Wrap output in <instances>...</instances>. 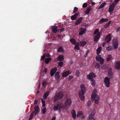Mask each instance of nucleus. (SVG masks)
<instances>
[{
    "label": "nucleus",
    "mask_w": 120,
    "mask_h": 120,
    "mask_svg": "<svg viewBox=\"0 0 120 120\" xmlns=\"http://www.w3.org/2000/svg\"><path fill=\"white\" fill-rule=\"evenodd\" d=\"M99 29H96L94 32V34H96L97 33L99 32Z\"/></svg>",
    "instance_id": "obj_46"
},
{
    "label": "nucleus",
    "mask_w": 120,
    "mask_h": 120,
    "mask_svg": "<svg viewBox=\"0 0 120 120\" xmlns=\"http://www.w3.org/2000/svg\"><path fill=\"white\" fill-rule=\"evenodd\" d=\"M111 36V34H109L105 38V41H106L107 43H109L112 37Z\"/></svg>",
    "instance_id": "obj_14"
},
{
    "label": "nucleus",
    "mask_w": 120,
    "mask_h": 120,
    "mask_svg": "<svg viewBox=\"0 0 120 120\" xmlns=\"http://www.w3.org/2000/svg\"><path fill=\"white\" fill-rule=\"evenodd\" d=\"M63 51V49L62 47L60 46L58 48L57 50L58 52H62Z\"/></svg>",
    "instance_id": "obj_35"
},
{
    "label": "nucleus",
    "mask_w": 120,
    "mask_h": 120,
    "mask_svg": "<svg viewBox=\"0 0 120 120\" xmlns=\"http://www.w3.org/2000/svg\"><path fill=\"white\" fill-rule=\"evenodd\" d=\"M94 116H92V115H90L87 118V119L88 120H91L92 119H93L94 120H95V118H94L93 117Z\"/></svg>",
    "instance_id": "obj_33"
},
{
    "label": "nucleus",
    "mask_w": 120,
    "mask_h": 120,
    "mask_svg": "<svg viewBox=\"0 0 120 120\" xmlns=\"http://www.w3.org/2000/svg\"><path fill=\"white\" fill-rule=\"evenodd\" d=\"M57 70V68L56 67L52 68L50 71V75L51 76H52L56 72Z\"/></svg>",
    "instance_id": "obj_17"
},
{
    "label": "nucleus",
    "mask_w": 120,
    "mask_h": 120,
    "mask_svg": "<svg viewBox=\"0 0 120 120\" xmlns=\"http://www.w3.org/2000/svg\"><path fill=\"white\" fill-rule=\"evenodd\" d=\"M95 67L96 69H98L100 68V65L98 63H96L95 64Z\"/></svg>",
    "instance_id": "obj_38"
},
{
    "label": "nucleus",
    "mask_w": 120,
    "mask_h": 120,
    "mask_svg": "<svg viewBox=\"0 0 120 120\" xmlns=\"http://www.w3.org/2000/svg\"><path fill=\"white\" fill-rule=\"evenodd\" d=\"M47 57H50V55L49 54H47L46 55Z\"/></svg>",
    "instance_id": "obj_60"
},
{
    "label": "nucleus",
    "mask_w": 120,
    "mask_h": 120,
    "mask_svg": "<svg viewBox=\"0 0 120 120\" xmlns=\"http://www.w3.org/2000/svg\"><path fill=\"white\" fill-rule=\"evenodd\" d=\"M120 27H118L117 28L116 30V32H118L120 30Z\"/></svg>",
    "instance_id": "obj_56"
},
{
    "label": "nucleus",
    "mask_w": 120,
    "mask_h": 120,
    "mask_svg": "<svg viewBox=\"0 0 120 120\" xmlns=\"http://www.w3.org/2000/svg\"><path fill=\"white\" fill-rule=\"evenodd\" d=\"M55 75L56 79L57 81L60 78V72H56Z\"/></svg>",
    "instance_id": "obj_20"
},
{
    "label": "nucleus",
    "mask_w": 120,
    "mask_h": 120,
    "mask_svg": "<svg viewBox=\"0 0 120 120\" xmlns=\"http://www.w3.org/2000/svg\"><path fill=\"white\" fill-rule=\"evenodd\" d=\"M78 10V8L76 7H75L74 8V9L73 11V13H75L77 12Z\"/></svg>",
    "instance_id": "obj_42"
},
{
    "label": "nucleus",
    "mask_w": 120,
    "mask_h": 120,
    "mask_svg": "<svg viewBox=\"0 0 120 120\" xmlns=\"http://www.w3.org/2000/svg\"><path fill=\"white\" fill-rule=\"evenodd\" d=\"M51 58H46L45 60V62L47 64H48L51 60Z\"/></svg>",
    "instance_id": "obj_36"
},
{
    "label": "nucleus",
    "mask_w": 120,
    "mask_h": 120,
    "mask_svg": "<svg viewBox=\"0 0 120 120\" xmlns=\"http://www.w3.org/2000/svg\"><path fill=\"white\" fill-rule=\"evenodd\" d=\"M49 91H47L44 94L43 96V98L45 100L46 99L47 97L49 95Z\"/></svg>",
    "instance_id": "obj_24"
},
{
    "label": "nucleus",
    "mask_w": 120,
    "mask_h": 120,
    "mask_svg": "<svg viewBox=\"0 0 120 120\" xmlns=\"http://www.w3.org/2000/svg\"><path fill=\"white\" fill-rule=\"evenodd\" d=\"M97 91V90L96 89H95L93 90L92 92V94L91 96V98L92 100L93 99H94L95 97L99 96L96 94Z\"/></svg>",
    "instance_id": "obj_12"
},
{
    "label": "nucleus",
    "mask_w": 120,
    "mask_h": 120,
    "mask_svg": "<svg viewBox=\"0 0 120 120\" xmlns=\"http://www.w3.org/2000/svg\"><path fill=\"white\" fill-rule=\"evenodd\" d=\"M45 58V54H44L43 55V56H42L41 59V60H43Z\"/></svg>",
    "instance_id": "obj_48"
},
{
    "label": "nucleus",
    "mask_w": 120,
    "mask_h": 120,
    "mask_svg": "<svg viewBox=\"0 0 120 120\" xmlns=\"http://www.w3.org/2000/svg\"><path fill=\"white\" fill-rule=\"evenodd\" d=\"M79 14V12H77L74 15L71 16V19L72 20H76L77 18V16Z\"/></svg>",
    "instance_id": "obj_16"
},
{
    "label": "nucleus",
    "mask_w": 120,
    "mask_h": 120,
    "mask_svg": "<svg viewBox=\"0 0 120 120\" xmlns=\"http://www.w3.org/2000/svg\"><path fill=\"white\" fill-rule=\"evenodd\" d=\"M115 68L116 70H120V63L119 62H116Z\"/></svg>",
    "instance_id": "obj_19"
},
{
    "label": "nucleus",
    "mask_w": 120,
    "mask_h": 120,
    "mask_svg": "<svg viewBox=\"0 0 120 120\" xmlns=\"http://www.w3.org/2000/svg\"><path fill=\"white\" fill-rule=\"evenodd\" d=\"M91 81V83L92 85L93 86H94L95 85V81L94 79H92L90 80Z\"/></svg>",
    "instance_id": "obj_34"
},
{
    "label": "nucleus",
    "mask_w": 120,
    "mask_h": 120,
    "mask_svg": "<svg viewBox=\"0 0 120 120\" xmlns=\"http://www.w3.org/2000/svg\"><path fill=\"white\" fill-rule=\"evenodd\" d=\"M87 5V4L86 3H85L82 5V7L83 8H86Z\"/></svg>",
    "instance_id": "obj_49"
},
{
    "label": "nucleus",
    "mask_w": 120,
    "mask_h": 120,
    "mask_svg": "<svg viewBox=\"0 0 120 120\" xmlns=\"http://www.w3.org/2000/svg\"><path fill=\"white\" fill-rule=\"evenodd\" d=\"M71 113L72 117L73 119H75L76 118V116L75 111L73 109L71 111Z\"/></svg>",
    "instance_id": "obj_22"
},
{
    "label": "nucleus",
    "mask_w": 120,
    "mask_h": 120,
    "mask_svg": "<svg viewBox=\"0 0 120 120\" xmlns=\"http://www.w3.org/2000/svg\"><path fill=\"white\" fill-rule=\"evenodd\" d=\"M110 78L108 77H106L104 79V82L105 86L107 87H109L110 86Z\"/></svg>",
    "instance_id": "obj_5"
},
{
    "label": "nucleus",
    "mask_w": 120,
    "mask_h": 120,
    "mask_svg": "<svg viewBox=\"0 0 120 120\" xmlns=\"http://www.w3.org/2000/svg\"><path fill=\"white\" fill-rule=\"evenodd\" d=\"M106 43V42L105 41V42H104L102 44V46L103 47H104L105 46V45Z\"/></svg>",
    "instance_id": "obj_57"
},
{
    "label": "nucleus",
    "mask_w": 120,
    "mask_h": 120,
    "mask_svg": "<svg viewBox=\"0 0 120 120\" xmlns=\"http://www.w3.org/2000/svg\"><path fill=\"white\" fill-rule=\"evenodd\" d=\"M63 64V62L61 61H60L58 63V65L60 67H61L62 66Z\"/></svg>",
    "instance_id": "obj_39"
},
{
    "label": "nucleus",
    "mask_w": 120,
    "mask_h": 120,
    "mask_svg": "<svg viewBox=\"0 0 120 120\" xmlns=\"http://www.w3.org/2000/svg\"><path fill=\"white\" fill-rule=\"evenodd\" d=\"M56 117H53L52 119L51 120H55Z\"/></svg>",
    "instance_id": "obj_59"
},
{
    "label": "nucleus",
    "mask_w": 120,
    "mask_h": 120,
    "mask_svg": "<svg viewBox=\"0 0 120 120\" xmlns=\"http://www.w3.org/2000/svg\"><path fill=\"white\" fill-rule=\"evenodd\" d=\"M39 108L38 105L35 106L34 108L35 111H33L31 113L29 120H31L33 118L34 114L35 115H36L39 112Z\"/></svg>",
    "instance_id": "obj_3"
},
{
    "label": "nucleus",
    "mask_w": 120,
    "mask_h": 120,
    "mask_svg": "<svg viewBox=\"0 0 120 120\" xmlns=\"http://www.w3.org/2000/svg\"><path fill=\"white\" fill-rule=\"evenodd\" d=\"M79 43L78 42H77L76 44H75V46L74 47L75 50L77 49V50H79L80 48L79 47Z\"/></svg>",
    "instance_id": "obj_25"
},
{
    "label": "nucleus",
    "mask_w": 120,
    "mask_h": 120,
    "mask_svg": "<svg viewBox=\"0 0 120 120\" xmlns=\"http://www.w3.org/2000/svg\"><path fill=\"white\" fill-rule=\"evenodd\" d=\"M73 78V76L71 75H70L68 77V79L69 81H70L71 79Z\"/></svg>",
    "instance_id": "obj_50"
},
{
    "label": "nucleus",
    "mask_w": 120,
    "mask_h": 120,
    "mask_svg": "<svg viewBox=\"0 0 120 120\" xmlns=\"http://www.w3.org/2000/svg\"><path fill=\"white\" fill-rule=\"evenodd\" d=\"M91 101H89L87 103L88 106H90L91 104Z\"/></svg>",
    "instance_id": "obj_53"
},
{
    "label": "nucleus",
    "mask_w": 120,
    "mask_h": 120,
    "mask_svg": "<svg viewBox=\"0 0 120 120\" xmlns=\"http://www.w3.org/2000/svg\"><path fill=\"white\" fill-rule=\"evenodd\" d=\"M112 58V55H109L108 56L107 58V60L108 61H109Z\"/></svg>",
    "instance_id": "obj_40"
},
{
    "label": "nucleus",
    "mask_w": 120,
    "mask_h": 120,
    "mask_svg": "<svg viewBox=\"0 0 120 120\" xmlns=\"http://www.w3.org/2000/svg\"><path fill=\"white\" fill-rule=\"evenodd\" d=\"M46 109L45 108H44L43 109H42L41 111L42 113L44 114L46 112Z\"/></svg>",
    "instance_id": "obj_45"
},
{
    "label": "nucleus",
    "mask_w": 120,
    "mask_h": 120,
    "mask_svg": "<svg viewBox=\"0 0 120 120\" xmlns=\"http://www.w3.org/2000/svg\"><path fill=\"white\" fill-rule=\"evenodd\" d=\"M108 73L109 77L110 78H112L113 77V72L112 71V69L111 68H109L108 70Z\"/></svg>",
    "instance_id": "obj_11"
},
{
    "label": "nucleus",
    "mask_w": 120,
    "mask_h": 120,
    "mask_svg": "<svg viewBox=\"0 0 120 120\" xmlns=\"http://www.w3.org/2000/svg\"><path fill=\"white\" fill-rule=\"evenodd\" d=\"M119 0H115V3H117L118 2Z\"/></svg>",
    "instance_id": "obj_62"
},
{
    "label": "nucleus",
    "mask_w": 120,
    "mask_h": 120,
    "mask_svg": "<svg viewBox=\"0 0 120 120\" xmlns=\"http://www.w3.org/2000/svg\"><path fill=\"white\" fill-rule=\"evenodd\" d=\"M42 103V106L43 107H45V103Z\"/></svg>",
    "instance_id": "obj_63"
},
{
    "label": "nucleus",
    "mask_w": 120,
    "mask_h": 120,
    "mask_svg": "<svg viewBox=\"0 0 120 120\" xmlns=\"http://www.w3.org/2000/svg\"><path fill=\"white\" fill-rule=\"evenodd\" d=\"M86 42L85 41H82L79 43L80 45L81 46H83L86 44Z\"/></svg>",
    "instance_id": "obj_29"
},
{
    "label": "nucleus",
    "mask_w": 120,
    "mask_h": 120,
    "mask_svg": "<svg viewBox=\"0 0 120 120\" xmlns=\"http://www.w3.org/2000/svg\"><path fill=\"white\" fill-rule=\"evenodd\" d=\"M83 114V113L82 111H80L78 112L77 115V116L78 117Z\"/></svg>",
    "instance_id": "obj_41"
},
{
    "label": "nucleus",
    "mask_w": 120,
    "mask_h": 120,
    "mask_svg": "<svg viewBox=\"0 0 120 120\" xmlns=\"http://www.w3.org/2000/svg\"><path fill=\"white\" fill-rule=\"evenodd\" d=\"M110 23V21H109L108 23H106V24H105L104 26V28H107L109 26V25Z\"/></svg>",
    "instance_id": "obj_37"
},
{
    "label": "nucleus",
    "mask_w": 120,
    "mask_h": 120,
    "mask_svg": "<svg viewBox=\"0 0 120 120\" xmlns=\"http://www.w3.org/2000/svg\"><path fill=\"white\" fill-rule=\"evenodd\" d=\"M101 33L99 32L95 36L94 39V41L95 42H97L101 36Z\"/></svg>",
    "instance_id": "obj_13"
},
{
    "label": "nucleus",
    "mask_w": 120,
    "mask_h": 120,
    "mask_svg": "<svg viewBox=\"0 0 120 120\" xmlns=\"http://www.w3.org/2000/svg\"><path fill=\"white\" fill-rule=\"evenodd\" d=\"M95 111L94 109L93 110L91 113L90 114L92 116H94L95 114Z\"/></svg>",
    "instance_id": "obj_44"
},
{
    "label": "nucleus",
    "mask_w": 120,
    "mask_h": 120,
    "mask_svg": "<svg viewBox=\"0 0 120 120\" xmlns=\"http://www.w3.org/2000/svg\"><path fill=\"white\" fill-rule=\"evenodd\" d=\"M112 47L110 46H109L106 48V49L108 51L111 50H112Z\"/></svg>",
    "instance_id": "obj_43"
},
{
    "label": "nucleus",
    "mask_w": 120,
    "mask_h": 120,
    "mask_svg": "<svg viewBox=\"0 0 120 120\" xmlns=\"http://www.w3.org/2000/svg\"><path fill=\"white\" fill-rule=\"evenodd\" d=\"M101 50V47H99L97 49V54H99Z\"/></svg>",
    "instance_id": "obj_32"
},
{
    "label": "nucleus",
    "mask_w": 120,
    "mask_h": 120,
    "mask_svg": "<svg viewBox=\"0 0 120 120\" xmlns=\"http://www.w3.org/2000/svg\"><path fill=\"white\" fill-rule=\"evenodd\" d=\"M96 76V75L93 72H90L86 76L87 78L89 80L94 79L93 78L95 77Z\"/></svg>",
    "instance_id": "obj_9"
},
{
    "label": "nucleus",
    "mask_w": 120,
    "mask_h": 120,
    "mask_svg": "<svg viewBox=\"0 0 120 120\" xmlns=\"http://www.w3.org/2000/svg\"><path fill=\"white\" fill-rule=\"evenodd\" d=\"M92 9L91 7H88L85 11V14L86 15H88Z\"/></svg>",
    "instance_id": "obj_23"
},
{
    "label": "nucleus",
    "mask_w": 120,
    "mask_h": 120,
    "mask_svg": "<svg viewBox=\"0 0 120 120\" xmlns=\"http://www.w3.org/2000/svg\"><path fill=\"white\" fill-rule=\"evenodd\" d=\"M47 84V82L46 81H45L42 82V84L43 86H44L46 85Z\"/></svg>",
    "instance_id": "obj_51"
},
{
    "label": "nucleus",
    "mask_w": 120,
    "mask_h": 120,
    "mask_svg": "<svg viewBox=\"0 0 120 120\" xmlns=\"http://www.w3.org/2000/svg\"><path fill=\"white\" fill-rule=\"evenodd\" d=\"M85 117V116H82L81 117V118L82 119H84Z\"/></svg>",
    "instance_id": "obj_64"
},
{
    "label": "nucleus",
    "mask_w": 120,
    "mask_h": 120,
    "mask_svg": "<svg viewBox=\"0 0 120 120\" xmlns=\"http://www.w3.org/2000/svg\"><path fill=\"white\" fill-rule=\"evenodd\" d=\"M82 17H81L77 19L76 22L75 23V24L77 25L80 23L82 22Z\"/></svg>",
    "instance_id": "obj_15"
},
{
    "label": "nucleus",
    "mask_w": 120,
    "mask_h": 120,
    "mask_svg": "<svg viewBox=\"0 0 120 120\" xmlns=\"http://www.w3.org/2000/svg\"><path fill=\"white\" fill-rule=\"evenodd\" d=\"M96 58L97 61L100 62V64L102 65L103 64L104 60L101 57L100 55H98L96 57Z\"/></svg>",
    "instance_id": "obj_6"
},
{
    "label": "nucleus",
    "mask_w": 120,
    "mask_h": 120,
    "mask_svg": "<svg viewBox=\"0 0 120 120\" xmlns=\"http://www.w3.org/2000/svg\"><path fill=\"white\" fill-rule=\"evenodd\" d=\"M107 4V3L106 2H104L99 7V9H100L103 8L105 5L106 4Z\"/></svg>",
    "instance_id": "obj_31"
},
{
    "label": "nucleus",
    "mask_w": 120,
    "mask_h": 120,
    "mask_svg": "<svg viewBox=\"0 0 120 120\" xmlns=\"http://www.w3.org/2000/svg\"><path fill=\"white\" fill-rule=\"evenodd\" d=\"M57 26H55L52 28V31L53 33H56V32L57 31Z\"/></svg>",
    "instance_id": "obj_26"
},
{
    "label": "nucleus",
    "mask_w": 120,
    "mask_h": 120,
    "mask_svg": "<svg viewBox=\"0 0 120 120\" xmlns=\"http://www.w3.org/2000/svg\"><path fill=\"white\" fill-rule=\"evenodd\" d=\"M108 20V19L102 18L101 19L99 22L101 24L103 22L107 21Z\"/></svg>",
    "instance_id": "obj_30"
},
{
    "label": "nucleus",
    "mask_w": 120,
    "mask_h": 120,
    "mask_svg": "<svg viewBox=\"0 0 120 120\" xmlns=\"http://www.w3.org/2000/svg\"><path fill=\"white\" fill-rule=\"evenodd\" d=\"M113 46L115 49H117L118 46V42L117 38L114 39L112 41Z\"/></svg>",
    "instance_id": "obj_8"
},
{
    "label": "nucleus",
    "mask_w": 120,
    "mask_h": 120,
    "mask_svg": "<svg viewBox=\"0 0 120 120\" xmlns=\"http://www.w3.org/2000/svg\"><path fill=\"white\" fill-rule=\"evenodd\" d=\"M80 73L78 70L76 71L75 75L77 76H78L80 74Z\"/></svg>",
    "instance_id": "obj_47"
},
{
    "label": "nucleus",
    "mask_w": 120,
    "mask_h": 120,
    "mask_svg": "<svg viewBox=\"0 0 120 120\" xmlns=\"http://www.w3.org/2000/svg\"><path fill=\"white\" fill-rule=\"evenodd\" d=\"M79 30L80 31L79 33V36H80L85 34L86 31V28H83L81 27L79 28Z\"/></svg>",
    "instance_id": "obj_10"
},
{
    "label": "nucleus",
    "mask_w": 120,
    "mask_h": 120,
    "mask_svg": "<svg viewBox=\"0 0 120 120\" xmlns=\"http://www.w3.org/2000/svg\"><path fill=\"white\" fill-rule=\"evenodd\" d=\"M81 90L79 93V95L80 99L83 101L85 99L84 94L86 92V88L85 85L82 84L80 86Z\"/></svg>",
    "instance_id": "obj_2"
},
{
    "label": "nucleus",
    "mask_w": 120,
    "mask_h": 120,
    "mask_svg": "<svg viewBox=\"0 0 120 120\" xmlns=\"http://www.w3.org/2000/svg\"><path fill=\"white\" fill-rule=\"evenodd\" d=\"M64 57L62 55H60L58 56L57 58V60L58 61H63L64 59Z\"/></svg>",
    "instance_id": "obj_21"
},
{
    "label": "nucleus",
    "mask_w": 120,
    "mask_h": 120,
    "mask_svg": "<svg viewBox=\"0 0 120 120\" xmlns=\"http://www.w3.org/2000/svg\"><path fill=\"white\" fill-rule=\"evenodd\" d=\"M72 102L71 99L70 98H68L66 100L64 105L62 103H60L56 105H55L53 107L54 110L56 111L61 109H67L69 107Z\"/></svg>",
    "instance_id": "obj_1"
},
{
    "label": "nucleus",
    "mask_w": 120,
    "mask_h": 120,
    "mask_svg": "<svg viewBox=\"0 0 120 120\" xmlns=\"http://www.w3.org/2000/svg\"><path fill=\"white\" fill-rule=\"evenodd\" d=\"M41 100L42 103H45V101L43 100L42 98L41 99Z\"/></svg>",
    "instance_id": "obj_58"
},
{
    "label": "nucleus",
    "mask_w": 120,
    "mask_h": 120,
    "mask_svg": "<svg viewBox=\"0 0 120 120\" xmlns=\"http://www.w3.org/2000/svg\"><path fill=\"white\" fill-rule=\"evenodd\" d=\"M100 99V97L99 96L95 97V99H93L92 100V101H93L94 100H95V104H97L98 102V100Z\"/></svg>",
    "instance_id": "obj_28"
},
{
    "label": "nucleus",
    "mask_w": 120,
    "mask_h": 120,
    "mask_svg": "<svg viewBox=\"0 0 120 120\" xmlns=\"http://www.w3.org/2000/svg\"><path fill=\"white\" fill-rule=\"evenodd\" d=\"M47 69L46 68H45L44 69V71L45 73H46L47 72Z\"/></svg>",
    "instance_id": "obj_61"
},
{
    "label": "nucleus",
    "mask_w": 120,
    "mask_h": 120,
    "mask_svg": "<svg viewBox=\"0 0 120 120\" xmlns=\"http://www.w3.org/2000/svg\"><path fill=\"white\" fill-rule=\"evenodd\" d=\"M106 68V66L105 65H103L101 66V68L102 69H105Z\"/></svg>",
    "instance_id": "obj_52"
},
{
    "label": "nucleus",
    "mask_w": 120,
    "mask_h": 120,
    "mask_svg": "<svg viewBox=\"0 0 120 120\" xmlns=\"http://www.w3.org/2000/svg\"><path fill=\"white\" fill-rule=\"evenodd\" d=\"M116 4V3L114 2L112 3L110 5L108 9V11L110 13H111L113 11L114 8L115 7Z\"/></svg>",
    "instance_id": "obj_7"
},
{
    "label": "nucleus",
    "mask_w": 120,
    "mask_h": 120,
    "mask_svg": "<svg viewBox=\"0 0 120 120\" xmlns=\"http://www.w3.org/2000/svg\"><path fill=\"white\" fill-rule=\"evenodd\" d=\"M64 96V95L62 93L59 92L55 94V96L54 98V101L55 102L59 99L62 98Z\"/></svg>",
    "instance_id": "obj_4"
},
{
    "label": "nucleus",
    "mask_w": 120,
    "mask_h": 120,
    "mask_svg": "<svg viewBox=\"0 0 120 120\" xmlns=\"http://www.w3.org/2000/svg\"><path fill=\"white\" fill-rule=\"evenodd\" d=\"M71 73L68 70L63 72L62 74V76L64 77H66L68 76L69 74Z\"/></svg>",
    "instance_id": "obj_18"
},
{
    "label": "nucleus",
    "mask_w": 120,
    "mask_h": 120,
    "mask_svg": "<svg viewBox=\"0 0 120 120\" xmlns=\"http://www.w3.org/2000/svg\"><path fill=\"white\" fill-rule=\"evenodd\" d=\"M70 41L73 44L75 45L77 43L76 40L73 38L71 39L70 40Z\"/></svg>",
    "instance_id": "obj_27"
},
{
    "label": "nucleus",
    "mask_w": 120,
    "mask_h": 120,
    "mask_svg": "<svg viewBox=\"0 0 120 120\" xmlns=\"http://www.w3.org/2000/svg\"><path fill=\"white\" fill-rule=\"evenodd\" d=\"M64 28H62L60 29V31L61 32L64 31Z\"/></svg>",
    "instance_id": "obj_54"
},
{
    "label": "nucleus",
    "mask_w": 120,
    "mask_h": 120,
    "mask_svg": "<svg viewBox=\"0 0 120 120\" xmlns=\"http://www.w3.org/2000/svg\"><path fill=\"white\" fill-rule=\"evenodd\" d=\"M37 101H38L36 99L34 101V104L35 105H37Z\"/></svg>",
    "instance_id": "obj_55"
}]
</instances>
